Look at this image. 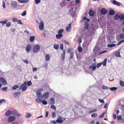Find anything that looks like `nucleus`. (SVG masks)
<instances>
[{
    "mask_svg": "<svg viewBox=\"0 0 124 124\" xmlns=\"http://www.w3.org/2000/svg\"><path fill=\"white\" fill-rule=\"evenodd\" d=\"M27 82L26 81H25L20 86L19 89H22L23 91H24L26 90L27 87Z\"/></svg>",
    "mask_w": 124,
    "mask_h": 124,
    "instance_id": "obj_1",
    "label": "nucleus"
},
{
    "mask_svg": "<svg viewBox=\"0 0 124 124\" xmlns=\"http://www.w3.org/2000/svg\"><path fill=\"white\" fill-rule=\"evenodd\" d=\"M40 48V46L38 44L35 45L33 47V51L34 53H37L39 51Z\"/></svg>",
    "mask_w": 124,
    "mask_h": 124,
    "instance_id": "obj_2",
    "label": "nucleus"
},
{
    "mask_svg": "<svg viewBox=\"0 0 124 124\" xmlns=\"http://www.w3.org/2000/svg\"><path fill=\"white\" fill-rule=\"evenodd\" d=\"M107 61V59H105L104 60L103 62H101V63H99L97 64L96 67L97 68H99L103 64V65L104 66H105L106 65V63Z\"/></svg>",
    "mask_w": 124,
    "mask_h": 124,
    "instance_id": "obj_3",
    "label": "nucleus"
},
{
    "mask_svg": "<svg viewBox=\"0 0 124 124\" xmlns=\"http://www.w3.org/2000/svg\"><path fill=\"white\" fill-rule=\"evenodd\" d=\"M112 1L111 2L114 5L117 6H120L121 5H122V4L119 2L115 0H112Z\"/></svg>",
    "mask_w": 124,
    "mask_h": 124,
    "instance_id": "obj_4",
    "label": "nucleus"
},
{
    "mask_svg": "<svg viewBox=\"0 0 124 124\" xmlns=\"http://www.w3.org/2000/svg\"><path fill=\"white\" fill-rule=\"evenodd\" d=\"M0 81L3 85H6L7 84V82L6 80L3 77H1L0 78Z\"/></svg>",
    "mask_w": 124,
    "mask_h": 124,
    "instance_id": "obj_5",
    "label": "nucleus"
},
{
    "mask_svg": "<svg viewBox=\"0 0 124 124\" xmlns=\"http://www.w3.org/2000/svg\"><path fill=\"white\" fill-rule=\"evenodd\" d=\"M49 93L48 92H47L45 93L42 95V98H43L44 99H46L49 96Z\"/></svg>",
    "mask_w": 124,
    "mask_h": 124,
    "instance_id": "obj_6",
    "label": "nucleus"
},
{
    "mask_svg": "<svg viewBox=\"0 0 124 124\" xmlns=\"http://www.w3.org/2000/svg\"><path fill=\"white\" fill-rule=\"evenodd\" d=\"M39 29L42 31L44 29V23L43 22L41 21L40 22L39 25Z\"/></svg>",
    "mask_w": 124,
    "mask_h": 124,
    "instance_id": "obj_7",
    "label": "nucleus"
},
{
    "mask_svg": "<svg viewBox=\"0 0 124 124\" xmlns=\"http://www.w3.org/2000/svg\"><path fill=\"white\" fill-rule=\"evenodd\" d=\"M16 119L14 116H11L9 117L8 119V122H11L13 121Z\"/></svg>",
    "mask_w": 124,
    "mask_h": 124,
    "instance_id": "obj_8",
    "label": "nucleus"
},
{
    "mask_svg": "<svg viewBox=\"0 0 124 124\" xmlns=\"http://www.w3.org/2000/svg\"><path fill=\"white\" fill-rule=\"evenodd\" d=\"M31 46L30 45L28 44L26 47V50L27 52H29L31 50Z\"/></svg>",
    "mask_w": 124,
    "mask_h": 124,
    "instance_id": "obj_9",
    "label": "nucleus"
},
{
    "mask_svg": "<svg viewBox=\"0 0 124 124\" xmlns=\"http://www.w3.org/2000/svg\"><path fill=\"white\" fill-rule=\"evenodd\" d=\"M18 112L16 111V110H14L12 111V114L13 115L16 116H19L21 115L20 114H18Z\"/></svg>",
    "mask_w": 124,
    "mask_h": 124,
    "instance_id": "obj_10",
    "label": "nucleus"
},
{
    "mask_svg": "<svg viewBox=\"0 0 124 124\" xmlns=\"http://www.w3.org/2000/svg\"><path fill=\"white\" fill-rule=\"evenodd\" d=\"M71 29V24L70 23L69 24L68 26H67L66 27V30L68 32H69L70 31Z\"/></svg>",
    "mask_w": 124,
    "mask_h": 124,
    "instance_id": "obj_11",
    "label": "nucleus"
},
{
    "mask_svg": "<svg viewBox=\"0 0 124 124\" xmlns=\"http://www.w3.org/2000/svg\"><path fill=\"white\" fill-rule=\"evenodd\" d=\"M11 7L14 8H16L17 7V4L16 2L15 1L12 2L11 4Z\"/></svg>",
    "mask_w": 124,
    "mask_h": 124,
    "instance_id": "obj_12",
    "label": "nucleus"
},
{
    "mask_svg": "<svg viewBox=\"0 0 124 124\" xmlns=\"http://www.w3.org/2000/svg\"><path fill=\"white\" fill-rule=\"evenodd\" d=\"M89 14L90 16H93L94 15L95 12L93 10H89Z\"/></svg>",
    "mask_w": 124,
    "mask_h": 124,
    "instance_id": "obj_13",
    "label": "nucleus"
},
{
    "mask_svg": "<svg viewBox=\"0 0 124 124\" xmlns=\"http://www.w3.org/2000/svg\"><path fill=\"white\" fill-rule=\"evenodd\" d=\"M107 12V11L106 9L104 8H103L101 10V13L103 15L105 14Z\"/></svg>",
    "mask_w": 124,
    "mask_h": 124,
    "instance_id": "obj_14",
    "label": "nucleus"
},
{
    "mask_svg": "<svg viewBox=\"0 0 124 124\" xmlns=\"http://www.w3.org/2000/svg\"><path fill=\"white\" fill-rule=\"evenodd\" d=\"M120 50H118L116 51L115 52V54L116 56L118 57H121V55H120Z\"/></svg>",
    "mask_w": 124,
    "mask_h": 124,
    "instance_id": "obj_15",
    "label": "nucleus"
},
{
    "mask_svg": "<svg viewBox=\"0 0 124 124\" xmlns=\"http://www.w3.org/2000/svg\"><path fill=\"white\" fill-rule=\"evenodd\" d=\"M12 114V111L11 110H8L5 113L6 116H10Z\"/></svg>",
    "mask_w": 124,
    "mask_h": 124,
    "instance_id": "obj_16",
    "label": "nucleus"
},
{
    "mask_svg": "<svg viewBox=\"0 0 124 124\" xmlns=\"http://www.w3.org/2000/svg\"><path fill=\"white\" fill-rule=\"evenodd\" d=\"M71 14L73 17H74L76 16V12L75 11H73L72 10L71 11Z\"/></svg>",
    "mask_w": 124,
    "mask_h": 124,
    "instance_id": "obj_17",
    "label": "nucleus"
},
{
    "mask_svg": "<svg viewBox=\"0 0 124 124\" xmlns=\"http://www.w3.org/2000/svg\"><path fill=\"white\" fill-rule=\"evenodd\" d=\"M36 95L38 97H42V95L41 93L39 92H37L36 93Z\"/></svg>",
    "mask_w": 124,
    "mask_h": 124,
    "instance_id": "obj_18",
    "label": "nucleus"
},
{
    "mask_svg": "<svg viewBox=\"0 0 124 124\" xmlns=\"http://www.w3.org/2000/svg\"><path fill=\"white\" fill-rule=\"evenodd\" d=\"M115 13V11L113 9H111L110 10L109 12V14L110 15H114Z\"/></svg>",
    "mask_w": 124,
    "mask_h": 124,
    "instance_id": "obj_19",
    "label": "nucleus"
},
{
    "mask_svg": "<svg viewBox=\"0 0 124 124\" xmlns=\"http://www.w3.org/2000/svg\"><path fill=\"white\" fill-rule=\"evenodd\" d=\"M85 25L84 28L85 29H87L88 27L89 24L88 23L86 22H85Z\"/></svg>",
    "mask_w": 124,
    "mask_h": 124,
    "instance_id": "obj_20",
    "label": "nucleus"
},
{
    "mask_svg": "<svg viewBox=\"0 0 124 124\" xmlns=\"http://www.w3.org/2000/svg\"><path fill=\"white\" fill-rule=\"evenodd\" d=\"M56 37L57 39H60L62 37V35L61 34H58L56 35Z\"/></svg>",
    "mask_w": 124,
    "mask_h": 124,
    "instance_id": "obj_21",
    "label": "nucleus"
},
{
    "mask_svg": "<svg viewBox=\"0 0 124 124\" xmlns=\"http://www.w3.org/2000/svg\"><path fill=\"white\" fill-rule=\"evenodd\" d=\"M50 56L49 54H46L45 56V60L46 61H48L50 59Z\"/></svg>",
    "mask_w": 124,
    "mask_h": 124,
    "instance_id": "obj_22",
    "label": "nucleus"
},
{
    "mask_svg": "<svg viewBox=\"0 0 124 124\" xmlns=\"http://www.w3.org/2000/svg\"><path fill=\"white\" fill-rule=\"evenodd\" d=\"M18 1L20 3H26L28 1V0H18Z\"/></svg>",
    "mask_w": 124,
    "mask_h": 124,
    "instance_id": "obj_23",
    "label": "nucleus"
},
{
    "mask_svg": "<svg viewBox=\"0 0 124 124\" xmlns=\"http://www.w3.org/2000/svg\"><path fill=\"white\" fill-rule=\"evenodd\" d=\"M119 18L121 20H124V14H121L119 16Z\"/></svg>",
    "mask_w": 124,
    "mask_h": 124,
    "instance_id": "obj_24",
    "label": "nucleus"
},
{
    "mask_svg": "<svg viewBox=\"0 0 124 124\" xmlns=\"http://www.w3.org/2000/svg\"><path fill=\"white\" fill-rule=\"evenodd\" d=\"M31 114L30 113H27L26 115V117L28 118L31 117Z\"/></svg>",
    "mask_w": 124,
    "mask_h": 124,
    "instance_id": "obj_25",
    "label": "nucleus"
},
{
    "mask_svg": "<svg viewBox=\"0 0 124 124\" xmlns=\"http://www.w3.org/2000/svg\"><path fill=\"white\" fill-rule=\"evenodd\" d=\"M54 48L56 49L57 50L58 49L59 46L58 45L56 44H55L54 45Z\"/></svg>",
    "mask_w": 124,
    "mask_h": 124,
    "instance_id": "obj_26",
    "label": "nucleus"
},
{
    "mask_svg": "<svg viewBox=\"0 0 124 124\" xmlns=\"http://www.w3.org/2000/svg\"><path fill=\"white\" fill-rule=\"evenodd\" d=\"M116 45L114 44H111L107 45V46L108 47H114L116 46Z\"/></svg>",
    "mask_w": 124,
    "mask_h": 124,
    "instance_id": "obj_27",
    "label": "nucleus"
},
{
    "mask_svg": "<svg viewBox=\"0 0 124 124\" xmlns=\"http://www.w3.org/2000/svg\"><path fill=\"white\" fill-rule=\"evenodd\" d=\"M19 87V86H18L15 85L12 87V89L13 90H16Z\"/></svg>",
    "mask_w": 124,
    "mask_h": 124,
    "instance_id": "obj_28",
    "label": "nucleus"
},
{
    "mask_svg": "<svg viewBox=\"0 0 124 124\" xmlns=\"http://www.w3.org/2000/svg\"><path fill=\"white\" fill-rule=\"evenodd\" d=\"M35 39V37L34 36H30V40L31 42H32Z\"/></svg>",
    "mask_w": 124,
    "mask_h": 124,
    "instance_id": "obj_29",
    "label": "nucleus"
},
{
    "mask_svg": "<svg viewBox=\"0 0 124 124\" xmlns=\"http://www.w3.org/2000/svg\"><path fill=\"white\" fill-rule=\"evenodd\" d=\"M89 68L90 69H92V70H93L95 69L96 68V67L95 66H89Z\"/></svg>",
    "mask_w": 124,
    "mask_h": 124,
    "instance_id": "obj_30",
    "label": "nucleus"
},
{
    "mask_svg": "<svg viewBox=\"0 0 124 124\" xmlns=\"http://www.w3.org/2000/svg\"><path fill=\"white\" fill-rule=\"evenodd\" d=\"M20 94V92H17V93H14V95L15 97H16L18 95H19Z\"/></svg>",
    "mask_w": 124,
    "mask_h": 124,
    "instance_id": "obj_31",
    "label": "nucleus"
},
{
    "mask_svg": "<svg viewBox=\"0 0 124 124\" xmlns=\"http://www.w3.org/2000/svg\"><path fill=\"white\" fill-rule=\"evenodd\" d=\"M56 122L58 123H62L63 122V120L62 119H57Z\"/></svg>",
    "mask_w": 124,
    "mask_h": 124,
    "instance_id": "obj_32",
    "label": "nucleus"
},
{
    "mask_svg": "<svg viewBox=\"0 0 124 124\" xmlns=\"http://www.w3.org/2000/svg\"><path fill=\"white\" fill-rule=\"evenodd\" d=\"M38 103H40L42 102L43 104L46 105L47 104V101H37Z\"/></svg>",
    "mask_w": 124,
    "mask_h": 124,
    "instance_id": "obj_33",
    "label": "nucleus"
},
{
    "mask_svg": "<svg viewBox=\"0 0 124 124\" xmlns=\"http://www.w3.org/2000/svg\"><path fill=\"white\" fill-rule=\"evenodd\" d=\"M119 83L120 85L123 87H124V82L122 80H120L119 82Z\"/></svg>",
    "mask_w": 124,
    "mask_h": 124,
    "instance_id": "obj_34",
    "label": "nucleus"
},
{
    "mask_svg": "<svg viewBox=\"0 0 124 124\" xmlns=\"http://www.w3.org/2000/svg\"><path fill=\"white\" fill-rule=\"evenodd\" d=\"M97 116V114L96 113H94L92 114L91 115V116L92 117H94Z\"/></svg>",
    "mask_w": 124,
    "mask_h": 124,
    "instance_id": "obj_35",
    "label": "nucleus"
},
{
    "mask_svg": "<svg viewBox=\"0 0 124 124\" xmlns=\"http://www.w3.org/2000/svg\"><path fill=\"white\" fill-rule=\"evenodd\" d=\"M83 19L84 20H86V21L87 22H89L90 21V19L88 18H87L86 16H85L83 17Z\"/></svg>",
    "mask_w": 124,
    "mask_h": 124,
    "instance_id": "obj_36",
    "label": "nucleus"
},
{
    "mask_svg": "<svg viewBox=\"0 0 124 124\" xmlns=\"http://www.w3.org/2000/svg\"><path fill=\"white\" fill-rule=\"evenodd\" d=\"M119 16L118 15H116L114 17L115 19L116 20L119 18Z\"/></svg>",
    "mask_w": 124,
    "mask_h": 124,
    "instance_id": "obj_37",
    "label": "nucleus"
},
{
    "mask_svg": "<svg viewBox=\"0 0 124 124\" xmlns=\"http://www.w3.org/2000/svg\"><path fill=\"white\" fill-rule=\"evenodd\" d=\"M27 85L28 86H30L32 85V83L30 81L28 82L27 83Z\"/></svg>",
    "mask_w": 124,
    "mask_h": 124,
    "instance_id": "obj_38",
    "label": "nucleus"
},
{
    "mask_svg": "<svg viewBox=\"0 0 124 124\" xmlns=\"http://www.w3.org/2000/svg\"><path fill=\"white\" fill-rule=\"evenodd\" d=\"M18 24H23V23L22 22V21L20 20H17V22Z\"/></svg>",
    "mask_w": 124,
    "mask_h": 124,
    "instance_id": "obj_39",
    "label": "nucleus"
},
{
    "mask_svg": "<svg viewBox=\"0 0 124 124\" xmlns=\"http://www.w3.org/2000/svg\"><path fill=\"white\" fill-rule=\"evenodd\" d=\"M117 89V88L116 87H115L110 88V90L112 91H113L114 90H116Z\"/></svg>",
    "mask_w": 124,
    "mask_h": 124,
    "instance_id": "obj_40",
    "label": "nucleus"
},
{
    "mask_svg": "<svg viewBox=\"0 0 124 124\" xmlns=\"http://www.w3.org/2000/svg\"><path fill=\"white\" fill-rule=\"evenodd\" d=\"M6 26L7 27H8L11 26V23L10 22H9L6 23Z\"/></svg>",
    "mask_w": 124,
    "mask_h": 124,
    "instance_id": "obj_41",
    "label": "nucleus"
},
{
    "mask_svg": "<svg viewBox=\"0 0 124 124\" xmlns=\"http://www.w3.org/2000/svg\"><path fill=\"white\" fill-rule=\"evenodd\" d=\"M7 22V20L5 21H0V23H1L2 25H3L6 23Z\"/></svg>",
    "mask_w": 124,
    "mask_h": 124,
    "instance_id": "obj_42",
    "label": "nucleus"
},
{
    "mask_svg": "<svg viewBox=\"0 0 124 124\" xmlns=\"http://www.w3.org/2000/svg\"><path fill=\"white\" fill-rule=\"evenodd\" d=\"M82 50V48L80 46H79L78 48V51L79 52H81Z\"/></svg>",
    "mask_w": 124,
    "mask_h": 124,
    "instance_id": "obj_43",
    "label": "nucleus"
},
{
    "mask_svg": "<svg viewBox=\"0 0 124 124\" xmlns=\"http://www.w3.org/2000/svg\"><path fill=\"white\" fill-rule=\"evenodd\" d=\"M102 88L103 89H108V88L105 85H103L102 86Z\"/></svg>",
    "mask_w": 124,
    "mask_h": 124,
    "instance_id": "obj_44",
    "label": "nucleus"
},
{
    "mask_svg": "<svg viewBox=\"0 0 124 124\" xmlns=\"http://www.w3.org/2000/svg\"><path fill=\"white\" fill-rule=\"evenodd\" d=\"M64 31V30L63 29H61L59 30V31L58 32V33L59 34L62 33Z\"/></svg>",
    "mask_w": 124,
    "mask_h": 124,
    "instance_id": "obj_45",
    "label": "nucleus"
},
{
    "mask_svg": "<svg viewBox=\"0 0 124 124\" xmlns=\"http://www.w3.org/2000/svg\"><path fill=\"white\" fill-rule=\"evenodd\" d=\"M97 111L96 109H94L93 110H91L89 112V113L90 114L91 113L93 112H96Z\"/></svg>",
    "mask_w": 124,
    "mask_h": 124,
    "instance_id": "obj_46",
    "label": "nucleus"
},
{
    "mask_svg": "<svg viewBox=\"0 0 124 124\" xmlns=\"http://www.w3.org/2000/svg\"><path fill=\"white\" fill-rule=\"evenodd\" d=\"M73 52H71L70 54V58L71 59L73 58Z\"/></svg>",
    "mask_w": 124,
    "mask_h": 124,
    "instance_id": "obj_47",
    "label": "nucleus"
},
{
    "mask_svg": "<svg viewBox=\"0 0 124 124\" xmlns=\"http://www.w3.org/2000/svg\"><path fill=\"white\" fill-rule=\"evenodd\" d=\"M56 115V113L55 112H52V117L53 118L55 117Z\"/></svg>",
    "mask_w": 124,
    "mask_h": 124,
    "instance_id": "obj_48",
    "label": "nucleus"
},
{
    "mask_svg": "<svg viewBox=\"0 0 124 124\" xmlns=\"http://www.w3.org/2000/svg\"><path fill=\"white\" fill-rule=\"evenodd\" d=\"M51 107L52 108L54 109L55 110H56V108L55 106H54V105H52L51 106Z\"/></svg>",
    "mask_w": 124,
    "mask_h": 124,
    "instance_id": "obj_49",
    "label": "nucleus"
},
{
    "mask_svg": "<svg viewBox=\"0 0 124 124\" xmlns=\"http://www.w3.org/2000/svg\"><path fill=\"white\" fill-rule=\"evenodd\" d=\"M65 55L63 54H62L61 57H62V60L63 61L64 60L65 57Z\"/></svg>",
    "mask_w": 124,
    "mask_h": 124,
    "instance_id": "obj_50",
    "label": "nucleus"
},
{
    "mask_svg": "<svg viewBox=\"0 0 124 124\" xmlns=\"http://www.w3.org/2000/svg\"><path fill=\"white\" fill-rule=\"evenodd\" d=\"M35 3L36 4H37L39 3L41 1L40 0H35Z\"/></svg>",
    "mask_w": 124,
    "mask_h": 124,
    "instance_id": "obj_51",
    "label": "nucleus"
},
{
    "mask_svg": "<svg viewBox=\"0 0 124 124\" xmlns=\"http://www.w3.org/2000/svg\"><path fill=\"white\" fill-rule=\"evenodd\" d=\"M12 20L13 22H17V19L15 18H13Z\"/></svg>",
    "mask_w": 124,
    "mask_h": 124,
    "instance_id": "obj_52",
    "label": "nucleus"
},
{
    "mask_svg": "<svg viewBox=\"0 0 124 124\" xmlns=\"http://www.w3.org/2000/svg\"><path fill=\"white\" fill-rule=\"evenodd\" d=\"M2 6L4 8H6L5 4V3L4 1H3V3Z\"/></svg>",
    "mask_w": 124,
    "mask_h": 124,
    "instance_id": "obj_53",
    "label": "nucleus"
},
{
    "mask_svg": "<svg viewBox=\"0 0 124 124\" xmlns=\"http://www.w3.org/2000/svg\"><path fill=\"white\" fill-rule=\"evenodd\" d=\"M117 119L118 120H121L122 119V117L121 116H119L117 117Z\"/></svg>",
    "mask_w": 124,
    "mask_h": 124,
    "instance_id": "obj_54",
    "label": "nucleus"
},
{
    "mask_svg": "<svg viewBox=\"0 0 124 124\" xmlns=\"http://www.w3.org/2000/svg\"><path fill=\"white\" fill-rule=\"evenodd\" d=\"M64 42L65 44H67V45H70V43L68 41H67L65 40H64Z\"/></svg>",
    "mask_w": 124,
    "mask_h": 124,
    "instance_id": "obj_55",
    "label": "nucleus"
},
{
    "mask_svg": "<svg viewBox=\"0 0 124 124\" xmlns=\"http://www.w3.org/2000/svg\"><path fill=\"white\" fill-rule=\"evenodd\" d=\"M120 37L121 39L124 38V34H122L120 35Z\"/></svg>",
    "mask_w": 124,
    "mask_h": 124,
    "instance_id": "obj_56",
    "label": "nucleus"
},
{
    "mask_svg": "<svg viewBox=\"0 0 124 124\" xmlns=\"http://www.w3.org/2000/svg\"><path fill=\"white\" fill-rule=\"evenodd\" d=\"M26 14V11H24L23 13L22 14V15L23 16H25Z\"/></svg>",
    "mask_w": 124,
    "mask_h": 124,
    "instance_id": "obj_57",
    "label": "nucleus"
},
{
    "mask_svg": "<svg viewBox=\"0 0 124 124\" xmlns=\"http://www.w3.org/2000/svg\"><path fill=\"white\" fill-rule=\"evenodd\" d=\"M105 114V112H104L102 113L101 115L99 117L100 118H101L103 117H104V115Z\"/></svg>",
    "mask_w": 124,
    "mask_h": 124,
    "instance_id": "obj_58",
    "label": "nucleus"
},
{
    "mask_svg": "<svg viewBox=\"0 0 124 124\" xmlns=\"http://www.w3.org/2000/svg\"><path fill=\"white\" fill-rule=\"evenodd\" d=\"M60 48L62 49L63 50V45L62 44H61L60 45Z\"/></svg>",
    "mask_w": 124,
    "mask_h": 124,
    "instance_id": "obj_59",
    "label": "nucleus"
},
{
    "mask_svg": "<svg viewBox=\"0 0 124 124\" xmlns=\"http://www.w3.org/2000/svg\"><path fill=\"white\" fill-rule=\"evenodd\" d=\"M7 89V87H3L2 88V90L4 91H6Z\"/></svg>",
    "mask_w": 124,
    "mask_h": 124,
    "instance_id": "obj_60",
    "label": "nucleus"
},
{
    "mask_svg": "<svg viewBox=\"0 0 124 124\" xmlns=\"http://www.w3.org/2000/svg\"><path fill=\"white\" fill-rule=\"evenodd\" d=\"M113 116L114 119H115L116 118V115L115 114H113Z\"/></svg>",
    "mask_w": 124,
    "mask_h": 124,
    "instance_id": "obj_61",
    "label": "nucleus"
},
{
    "mask_svg": "<svg viewBox=\"0 0 124 124\" xmlns=\"http://www.w3.org/2000/svg\"><path fill=\"white\" fill-rule=\"evenodd\" d=\"M71 51V50L69 48L68 49V50H67V52L68 53H69L70 52V51Z\"/></svg>",
    "mask_w": 124,
    "mask_h": 124,
    "instance_id": "obj_62",
    "label": "nucleus"
},
{
    "mask_svg": "<svg viewBox=\"0 0 124 124\" xmlns=\"http://www.w3.org/2000/svg\"><path fill=\"white\" fill-rule=\"evenodd\" d=\"M78 41L79 43H80L81 42V38H78Z\"/></svg>",
    "mask_w": 124,
    "mask_h": 124,
    "instance_id": "obj_63",
    "label": "nucleus"
},
{
    "mask_svg": "<svg viewBox=\"0 0 124 124\" xmlns=\"http://www.w3.org/2000/svg\"><path fill=\"white\" fill-rule=\"evenodd\" d=\"M37 69L36 68H34L33 69V71H35L37 70Z\"/></svg>",
    "mask_w": 124,
    "mask_h": 124,
    "instance_id": "obj_64",
    "label": "nucleus"
}]
</instances>
